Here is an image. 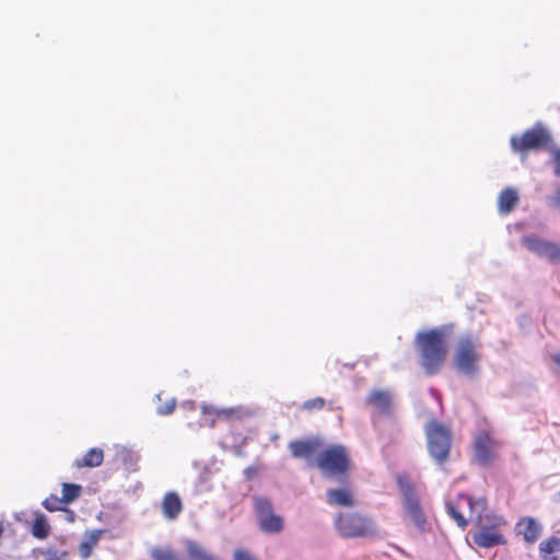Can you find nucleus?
Returning a JSON list of instances; mask_svg holds the SVG:
<instances>
[{
  "label": "nucleus",
  "instance_id": "f257e3e1",
  "mask_svg": "<svg viewBox=\"0 0 560 560\" xmlns=\"http://www.w3.org/2000/svg\"><path fill=\"white\" fill-rule=\"evenodd\" d=\"M451 329L446 327L431 328L419 331L415 345L419 352L420 365L429 376L438 374L447 358V336Z\"/></svg>",
  "mask_w": 560,
  "mask_h": 560
},
{
  "label": "nucleus",
  "instance_id": "f03ea898",
  "mask_svg": "<svg viewBox=\"0 0 560 560\" xmlns=\"http://www.w3.org/2000/svg\"><path fill=\"white\" fill-rule=\"evenodd\" d=\"M481 343L478 336L462 335L456 339L453 365L460 374L474 377L480 370Z\"/></svg>",
  "mask_w": 560,
  "mask_h": 560
},
{
  "label": "nucleus",
  "instance_id": "7ed1b4c3",
  "mask_svg": "<svg viewBox=\"0 0 560 560\" xmlns=\"http://www.w3.org/2000/svg\"><path fill=\"white\" fill-rule=\"evenodd\" d=\"M334 525L343 538H370L376 535L375 522L358 512L338 513Z\"/></svg>",
  "mask_w": 560,
  "mask_h": 560
},
{
  "label": "nucleus",
  "instance_id": "20e7f679",
  "mask_svg": "<svg viewBox=\"0 0 560 560\" xmlns=\"http://www.w3.org/2000/svg\"><path fill=\"white\" fill-rule=\"evenodd\" d=\"M316 465L327 477L343 478L351 469V458L343 445L335 444L317 455Z\"/></svg>",
  "mask_w": 560,
  "mask_h": 560
},
{
  "label": "nucleus",
  "instance_id": "39448f33",
  "mask_svg": "<svg viewBox=\"0 0 560 560\" xmlns=\"http://www.w3.org/2000/svg\"><path fill=\"white\" fill-rule=\"evenodd\" d=\"M401 493L404 518L416 527L420 533L430 530V523L427 513L420 502V498L412 485L408 481L399 480Z\"/></svg>",
  "mask_w": 560,
  "mask_h": 560
},
{
  "label": "nucleus",
  "instance_id": "423d86ee",
  "mask_svg": "<svg viewBox=\"0 0 560 560\" xmlns=\"http://www.w3.org/2000/svg\"><path fill=\"white\" fill-rule=\"evenodd\" d=\"M427 447L431 457L438 465H444L450 456L452 446V432L450 428L436 420L425 424Z\"/></svg>",
  "mask_w": 560,
  "mask_h": 560
},
{
  "label": "nucleus",
  "instance_id": "0eeeda50",
  "mask_svg": "<svg viewBox=\"0 0 560 560\" xmlns=\"http://www.w3.org/2000/svg\"><path fill=\"white\" fill-rule=\"evenodd\" d=\"M550 141L549 132L542 127L536 126L520 136L511 137L510 143L513 152L520 154L522 160H525L529 151L542 150L548 147Z\"/></svg>",
  "mask_w": 560,
  "mask_h": 560
},
{
  "label": "nucleus",
  "instance_id": "6e6552de",
  "mask_svg": "<svg viewBox=\"0 0 560 560\" xmlns=\"http://www.w3.org/2000/svg\"><path fill=\"white\" fill-rule=\"evenodd\" d=\"M504 522L501 517H479L478 529L472 535V541L481 548H491L506 542L499 527Z\"/></svg>",
  "mask_w": 560,
  "mask_h": 560
},
{
  "label": "nucleus",
  "instance_id": "1a4fd4ad",
  "mask_svg": "<svg viewBox=\"0 0 560 560\" xmlns=\"http://www.w3.org/2000/svg\"><path fill=\"white\" fill-rule=\"evenodd\" d=\"M254 509L261 532L266 534L282 532L283 518L273 512L272 503L268 498L256 497L254 499Z\"/></svg>",
  "mask_w": 560,
  "mask_h": 560
},
{
  "label": "nucleus",
  "instance_id": "9d476101",
  "mask_svg": "<svg viewBox=\"0 0 560 560\" xmlns=\"http://www.w3.org/2000/svg\"><path fill=\"white\" fill-rule=\"evenodd\" d=\"M500 442L493 439L489 431L482 430L474 440V456L480 465H490L495 459V450Z\"/></svg>",
  "mask_w": 560,
  "mask_h": 560
},
{
  "label": "nucleus",
  "instance_id": "9b49d317",
  "mask_svg": "<svg viewBox=\"0 0 560 560\" xmlns=\"http://www.w3.org/2000/svg\"><path fill=\"white\" fill-rule=\"evenodd\" d=\"M446 510L455 523L465 528L474 515V500L469 495L458 494L454 500L446 502Z\"/></svg>",
  "mask_w": 560,
  "mask_h": 560
},
{
  "label": "nucleus",
  "instance_id": "f8f14e48",
  "mask_svg": "<svg viewBox=\"0 0 560 560\" xmlns=\"http://www.w3.org/2000/svg\"><path fill=\"white\" fill-rule=\"evenodd\" d=\"M523 244L529 250L536 253L540 257H545L551 262H558V255L560 249L558 245L534 236L524 237Z\"/></svg>",
  "mask_w": 560,
  "mask_h": 560
},
{
  "label": "nucleus",
  "instance_id": "ddd939ff",
  "mask_svg": "<svg viewBox=\"0 0 560 560\" xmlns=\"http://www.w3.org/2000/svg\"><path fill=\"white\" fill-rule=\"evenodd\" d=\"M515 532L522 536L527 544H534L542 533V526L533 517L525 516L520 518L515 525Z\"/></svg>",
  "mask_w": 560,
  "mask_h": 560
},
{
  "label": "nucleus",
  "instance_id": "4468645a",
  "mask_svg": "<svg viewBox=\"0 0 560 560\" xmlns=\"http://www.w3.org/2000/svg\"><path fill=\"white\" fill-rule=\"evenodd\" d=\"M326 501L334 506L351 508L354 505L353 490L349 486L328 489L326 492Z\"/></svg>",
  "mask_w": 560,
  "mask_h": 560
},
{
  "label": "nucleus",
  "instance_id": "2eb2a0df",
  "mask_svg": "<svg viewBox=\"0 0 560 560\" xmlns=\"http://www.w3.org/2000/svg\"><path fill=\"white\" fill-rule=\"evenodd\" d=\"M161 510L167 521L176 520L183 511L182 499L174 491L166 492L161 502Z\"/></svg>",
  "mask_w": 560,
  "mask_h": 560
},
{
  "label": "nucleus",
  "instance_id": "dca6fc26",
  "mask_svg": "<svg viewBox=\"0 0 560 560\" xmlns=\"http://www.w3.org/2000/svg\"><path fill=\"white\" fill-rule=\"evenodd\" d=\"M105 529H93L85 532L83 540L78 547L79 556L82 560H88L93 552V549L98 545Z\"/></svg>",
  "mask_w": 560,
  "mask_h": 560
},
{
  "label": "nucleus",
  "instance_id": "f3484780",
  "mask_svg": "<svg viewBox=\"0 0 560 560\" xmlns=\"http://www.w3.org/2000/svg\"><path fill=\"white\" fill-rule=\"evenodd\" d=\"M320 442L317 439L313 440H295L289 443V450L295 458H306L312 456L319 447Z\"/></svg>",
  "mask_w": 560,
  "mask_h": 560
},
{
  "label": "nucleus",
  "instance_id": "a211bd4d",
  "mask_svg": "<svg viewBox=\"0 0 560 560\" xmlns=\"http://www.w3.org/2000/svg\"><path fill=\"white\" fill-rule=\"evenodd\" d=\"M366 402L373 406L383 415L390 413L392 410V396L387 390H373L369 394Z\"/></svg>",
  "mask_w": 560,
  "mask_h": 560
},
{
  "label": "nucleus",
  "instance_id": "6ab92c4d",
  "mask_svg": "<svg viewBox=\"0 0 560 560\" xmlns=\"http://www.w3.org/2000/svg\"><path fill=\"white\" fill-rule=\"evenodd\" d=\"M538 550L541 560H560V538L550 536L544 539Z\"/></svg>",
  "mask_w": 560,
  "mask_h": 560
},
{
  "label": "nucleus",
  "instance_id": "aec40b11",
  "mask_svg": "<svg viewBox=\"0 0 560 560\" xmlns=\"http://www.w3.org/2000/svg\"><path fill=\"white\" fill-rule=\"evenodd\" d=\"M104 452L100 447L90 448L81 458L74 460L77 468H94L103 464Z\"/></svg>",
  "mask_w": 560,
  "mask_h": 560
},
{
  "label": "nucleus",
  "instance_id": "412c9836",
  "mask_svg": "<svg viewBox=\"0 0 560 560\" xmlns=\"http://www.w3.org/2000/svg\"><path fill=\"white\" fill-rule=\"evenodd\" d=\"M51 532V527L45 514L40 512L34 513V521L31 527V534L37 539H46Z\"/></svg>",
  "mask_w": 560,
  "mask_h": 560
},
{
  "label": "nucleus",
  "instance_id": "4be33fe9",
  "mask_svg": "<svg viewBox=\"0 0 560 560\" xmlns=\"http://www.w3.org/2000/svg\"><path fill=\"white\" fill-rule=\"evenodd\" d=\"M518 202L517 191L513 188H505L500 192L498 200L499 211L502 213L511 212Z\"/></svg>",
  "mask_w": 560,
  "mask_h": 560
},
{
  "label": "nucleus",
  "instance_id": "5701e85b",
  "mask_svg": "<svg viewBox=\"0 0 560 560\" xmlns=\"http://www.w3.org/2000/svg\"><path fill=\"white\" fill-rule=\"evenodd\" d=\"M186 552L190 560H220L195 540L186 541Z\"/></svg>",
  "mask_w": 560,
  "mask_h": 560
},
{
  "label": "nucleus",
  "instance_id": "b1692460",
  "mask_svg": "<svg viewBox=\"0 0 560 560\" xmlns=\"http://www.w3.org/2000/svg\"><path fill=\"white\" fill-rule=\"evenodd\" d=\"M82 493V487L78 483H62V501L68 505L74 502Z\"/></svg>",
  "mask_w": 560,
  "mask_h": 560
},
{
  "label": "nucleus",
  "instance_id": "393cba45",
  "mask_svg": "<svg viewBox=\"0 0 560 560\" xmlns=\"http://www.w3.org/2000/svg\"><path fill=\"white\" fill-rule=\"evenodd\" d=\"M42 505L48 512L63 511L67 504L62 501L61 497L50 494L43 500Z\"/></svg>",
  "mask_w": 560,
  "mask_h": 560
},
{
  "label": "nucleus",
  "instance_id": "a878e982",
  "mask_svg": "<svg viewBox=\"0 0 560 560\" xmlns=\"http://www.w3.org/2000/svg\"><path fill=\"white\" fill-rule=\"evenodd\" d=\"M117 457L127 470L135 471L137 469L138 457L132 452L122 448L118 452Z\"/></svg>",
  "mask_w": 560,
  "mask_h": 560
},
{
  "label": "nucleus",
  "instance_id": "bb28decb",
  "mask_svg": "<svg viewBox=\"0 0 560 560\" xmlns=\"http://www.w3.org/2000/svg\"><path fill=\"white\" fill-rule=\"evenodd\" d=\"M150 555L153 560H180L178 553L168 548L155 547Z\"/></svg>",
  "mask_w": 560,
  "mask_h": 560
},
{
  "label": "nucleus",
  "instance_id": "cd10ccee",
  "mask_svg": "<svg viewBox=\"0 0 560 560\" xmlns=\"http://www.w3.org/2000/svg\"><path fill=\"white\" fill-rule=\"evenodd\" d=\"M42 553L45 556V560H70V555L67 550H57L48 547Z\"/></svg>",
  "mask_w": 560,
  "mask_h": 560
},
{
  "label": "nucleus",
  "instance_id": "c85d7f7f",
  "mask_svg": "<svg viewBox=\"0 0 560 560\" xmlns=\"http://www.w3.org/2000/svg\"><path fill=\"white\" fill-rule=\"evenodd\" d=\"M326 406V400L323 397H315L307 399L302 404V409L305 411H319Z\"/></svg>",
  "mask_w": 560,
  "mask_h": 560
},
{
  "label": "nucleus",
  "instance_id": "c756f323",
  "mask_svg": "<svg viewBox=\"0 0 560 560\" xmlns=\"http://www.w3.org/2000/svg\"><path fill=\"white\" fill-rule=\"evenodd\" d=\"M176 407V400L174 398L167 399L166 401L160 404L156 408V412L161 416L171 415Z\"/></svg>",
  "mask_w": 560,
  "mask_h": 560
},
{
  "label": "nucleus",
  "instance_id": "7c9ffc66",
  "mask_svg": "<svg viewBox=\"0 0 560 560\" xmlns=\"http://www.w3.org/2000/svg\"><path fill=\"white\" fill-rule=\"evenodd\" d=\"M233 560H258L247 549H236L233 553Z\"/></svg>",
  "mask_w": 560,
  "mask_h": 560
},
{
  "label": "nucleus",
  "instance_id": "2f4dec72",
  "mask_svg": "<svg viewBox=\"0 0 560 560\" xmlns=\"http://www.w3.org/2000/svg\"><path fill=\"white\" fill-rule=\"evenodd\" d=\"M62 512H65V517L68 523H73L75 521L77 515L73 510L67 509V506H65Z\"/></svg>",
  "mask_w": 560,
  "mask_h": 560
},
{
  "label": "nucleus",
  "instance_id": "473e14b6",
  "mask_svg": "<svg viewBox=\"0 0 560 560\" xmlns=\"http://www.w3.org/2000/svg\"><path fill=\"white\" fill-rule=\"evenodd\" d=\"M556 168L555 172L558 176H560V150H557L553 154Z\"/></svg>",
  "mask_w": 560,
  "mask_h": 560
},
{
  "label": "nucleus",
  "instance_id": "72a5a7b5",
  "mask_svg": "<svg viewBox=\"0 0 560 560\" xmlns=\"http://www.w3.org/2000/svg\"><path fill=\"white\" fill-rule=\"evenodd\" d=\"M552 361L560 366V353H556L552 355Z\"/></svg>",
  "mask_w": 560,
  "mask_h": 560
},
{
  "label": "nucleus",
  "instance_id": "f704fd0d",
  "mask_svg": "<svg viewBox=\"0 0 560 560\" xmlns=\"http://www.w3.org/2000/svg\"><path fill=\"white\" fill-rule=\"evenodd\" d=\"M219 417H226V410H221L218 412Z\"/></svg>",
  "mask_w": 560,
  "mask_h": 560
},
{
  "label": "nucleus",
  "instance_id": "c9c22d12",
  "mask_svg": "<svg viewBox=\"0 0 560 560\" xmlns=\"http://www.w3.org/2000/svg\"><path fill=\"white\" fill-rule=\"evenodd\" d=\"M558 261H560V248H559Z\"/></svg>",
  "mask_w": 560,
  "mask_h": 560
}]
</instances>
